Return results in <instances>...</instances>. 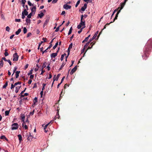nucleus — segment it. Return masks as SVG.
Instances as JSON below:
<instances>
[{"mask_svg": "<svg viewBox=\"0 0 152 152\" xmlns=\"http://www.w3.org/2000/svg\"><path fill=\"white\" fill-rule=\"evenodd\" d=\"M33 13L31 12L29 15H27V18H31L32 15V14Z\"/></svg>", "mask_w": 152, "mask_h": 152, "instance_id": "obj_35", "label": "nucleus"}, {"mask_svg": "<svg viewBox=\"0 0 152 152\" xmlns=\"http://www.w3.org/2000/svg\"><path fill=\"white\" fill-rule=\"evenodd\" d=\"M18 137L19 142H20L22 140V136L21 134H19L18 135Z\"/></svg>", "mask_w": 152, "mask_h": 152, "instance_id": "obj_19", "label": "nucleus"}, {"mask_svg": "<svg viewBox=\"0 0 152 152\" xmlns=\"http://www.w3.org/2000/svg\"><path fill=\"white\" fill-rule=\"evenodd\" d=\"M72 27H71L70 28V29L69 30V32L68 33V35H69L70 34H71L72 32Z\"/></svg>", "mask_w": 152, "mask_h": 152, "instance_id": "obj_28", "label": "nucleus"}, {"mask_svg": "<svg viewBox=\"0 0 152 152\" xmlns=\"http://www.w3.org/2000/svg\"><path fill=\"white\" fill-rule=\"evenodd\" d=\"M17 69V67H14V69L13 70L14 73H15L16 72V71Z\"/></svg>", "mask_w": 152, "mask_h": 152, "instance_id": "obj_58", "label": "nucleus"}, {"mask_svg": "<svg viewBox=\"0 0 152 152\" xmlns=\"http://www.w3.org/2000/svg\"><path fill=\"white\" fill-rule=\"evenodd\" d=\"M46 62H44L43 63V65L42 66V69H43L44 68H45L46 67Z\"/></svg>", "mask_w": 152, "mask_h": 152, "instance_id": "obj_24", "label": "nucleus"}, {"mask_svg": "<svg viewBox=\"0 0 152 152\" xmlns=\"http://www.w3.org/2000/svg\"><path fill=\"white\" fill-rule=\"evenodd\" d=\"M33 138V137L32 136H29L28 137L27 139L28 140H31Z\"/></svg>", "mask_w": 152, "mask_h": 152, "instance_id": "obj_38", "label": "nucleus"}, {"mask_svg": "<svg viewBox=\"0 0 152 152\" xmlns=\"http://www.w3.org/2000/svg\"><path fill=\"white\" fill-rule=\"evenodd\" d=\"M21 97H23L25 96H27L28 95V94L27 93H25L24 94V95H23L22 94H21Z\"/></svg>", "mask_w": 152, "mask_h": 152, "instance_id": "obj_29", "label": "nucleus"}, {"mask_svg": "<svg viewBox=\"0 0 152 152\" xmlns=\"http://www.w3.org/2000/svg\"><path fill=\"white\" fill-rule=\"evenodd\" d=\"M4 65V63L2 60H1L0 61V68L2 67Z\"/></svg>", "mask_w": 152, "mask_h": 152, "instance_id": "obj_21", "label": "nucleus"}, {"mask_svg": "<svg viewBox=\"0 0 152 152\" xmlns=\"http://www.w3.org/2000/svg\"><path fill=\"white\" fill-rule=\"evenodd\" d=\"M7 49H5V52L4 53V55L5 56H8L9 55V53H8L7 52Z\"/></svg>", "mask_w": 152, "mask_h": 152, "instance_id": "obj_26", "label": "nucleus"}, {"mask_svg": "<svg viewBox=\"0 0 152 152\" xmlns=\"http://www.w3.org/2000/svg\"><path fill=\"white\" fill-rule=\"evenodd\" d=\"M32 82V80L31 79H30L28 80V84H31Z\"/></svg>", "mask_w": 152, "mask_h": 152, "instance_id": "obj_64", "label": "nucleus"}, {"mask_svg": "<svg viewBox=\"0 0 152 152\" xmlns=\"http://www.w3.org/2000/svg\"><path fill=\"white\" fill-rule=\"evenodd\" d=\"M50 65V64H49L47 67L48 70V71H49L50 70V67L49 66Z\"/></svg>", "mask_w": 152, "mask_h": 152, "instance_id": "obj_61", "label": "nucleus"}, {"mask_svg": "<svg viewBox=\"0 0 152 152\" xmlns=\"http://www.w3.org/2000/svg\"><path fill=\"white\" fill-rule=\"evenodd\" d=\"M63 7L66 10H68L71 8V6L70 5H68L67 4H65L63 6Z\"/></svg>", "mask_w": 152, "mask_h": 152, "instance_id": "obj_6", "label": "nucleus"}, {"mask_svg": "<svg viewBox=\"0 0 152 152\" xmlns=\"http://www.w3.org/2000/svg\"><path fill=\"white\" fill-rule=\"evenodd\" d=\"M65 64H64L63 63L62 64V65H61L60 68L59 69V70H61L62 69L63 67L64 66Z\"/></svg>", "mask_w": 152, "mask_h": 152, "instance_id": "obj_42", "label": "nucleus"}, {"mask_svg": "<svg viewBox=\"0 0 152 152\" xmlns=\"http://www.w3.org/2000/svg\"><path fill=\"white\" fill-rule=\"evenodd\" d=\"M87 4H86V3L84 4V6L81 7V10L83 11H84L87 8Z\"/></svg>", "mask_w": 152, "mask_h": 152, "instance_id": "obj_10", "label": "nucleus"}, {"mask_svg": "<svg viewBox=\"0 0 152 152\" xmlns=\"http://www.w3.org/2000/svg\"><path fill=\"white\" fill-rule=\"evenodd\" d=\"M25 116L23 115V116H21V118L23 123L22 124L23 126H24V124H25Z\"/></svg>", "mask_w": 152, "mask_h": 152, "instance_id": "obj_12", "label": "nucleus"}, {"mask_svg": "<svg viewBox=\"0 0 152 152\" xmlns=\"http://www.w3.org/2000/svg\"><path fill=\"white\" fill-rule=\"evenodd\" d=\"M1 60L3 61V60H4L5 61H7L8 60L6 59L5 57H2L1 58Z\"/></svg>", "mask_w": 152, "mask_h": 152, "instance_id": "obj_52", "label": "nucleus"}, {"mask_svg": "<svg viewBox=\"0 0 152 152\" xmlns=\"http://www.w3.org/2000/svg\"><path fill=\"white\" fill-rule=\"evenodd\" d=\"M120 10H118V11L117 12V13L116 15H115V17L114 19V20H113V21H111V22L110 23H113V22L115 20H116V19H117V18L118 17V14H119V13L120 12Z\"/></svg>", "mask_w": 152, "mask_h": 152, "instance_id": "obj_7", "label": "nucleus"}, {"mask_svg": "<svg viewBox=\"0 0 152 152\" xmlns=\"http://www.w3.org/2000/svg\"><path fill=\"white\" fill-rule=\"evenodd\" d=\"M23 31L24 34H26V33L27 31V30L26 28V27H24L23 28Z\"/></svg>", "mask_w": 152, "mask_h": 152, "instance_id": "obj_36", "label": "nucleus"}, {"mask_svg": "<svg viewBox=\"0 0 152 152\" xmlns=\"http://www.w3.org/2000/svg\"><path fill=\"white\" fill-rule=\"evenodd\" d=\"M60 26H59L57 28H56V30H55V31L56 32H58V31H59V27Z\"/></svg>", "mask_w": 152, "mask_h": 152, "instance_id": "obj_57", "label": "nucleus"}, {"mask_svg": "<svg viewBox=\"0 0 152 152\" xmlns=\"http://www.w3.org/2000/svg\"><path fill=\"white\" fill-rule=\"evenodd\" d=\"M82 26L79 24L77 25V28L78 29H80L81 28V27Z\"/></svg>", "mask_w": 152, "mask_h": 152, "instance_id": "obj_44", "label": "nucleus"}, {"mask_svg": "<svg viewBox=\"0 0 152 152\" xmlns=\"http://www.w3.org/2000/svg\"><path fill=\"white\" fill-rule=\"evenodd\" d=\"M20 86L16 87H15L16 90L15 91L16 93H17L18 92V91H19V90L20 89Z\"/></svg>", "mask_w": 152, "mask_h": 152, "instance_id": "obj_20", "label": "nucleus"}, {"mask_svg": "<svg viewBox=\"0 0 152 152\" xmlns=\"http://www.w3.org/2000/svg\"><path fill=\"white\" fill-rule=\"evenodd\" d=\"M28 64H27L24 67V69L26 70V69H27L28 67Z\"/></svg>", "mask_w": 152, "mask_h": 152, "instance_id": "obj_55", "label": "nucleus"}, {"mask_svg": "<svg viewBox=\"0 0 152 152\" xmlns=\"http://www.w3.org/2000/svg\"><path fill=\"white\" fill-rule=\"evenodd\" d=\"M83 28H81L80 29V30H79V31H78V33L79 34H80V33H81V32L82 31V30H83Z\"/></svg>", "mask_w": 152, "mask_h": 152, "instance_id": "obj_45", "label": "nucleus"}, {"mask_svg": "<svg viewBox=\"0 0 152 152\" xmlns=\"http://www.w3.org/2000/svg\"><path fill=\"white\" fill-rule=\"evenodd\" d=\"M6 137L4 135L1 136L0 137V139H5L6 138Z\"/></svg>", "mask_w": 152, "mask_h": 152, "instance_id": "obj_47", "label": "nucleus"}, {"mask_svg": "<svg viewBox=\"0 0 152 152\" xmlns=\"http://www.w3.org/2000/svg\"><path fill=\"white\" fill-rule=\"evenodd\" d=\"M15 77L18 78L19 76V74L20 73V71H17L15 72Z\"/></svg>", "mask_w": 152, "mask_h": 152, "instance_id": "obj_15", "label": "nucleus"}, {"mask_svg": "<svg viewBox=\"0 0 152 152\" xmlns=\"http://www.w3.org/2000/svg\"><path fill=\"white\" fill-rule=\"evenodd\" d=\"M26 22L27 23H30L31 20H30V19H28V18H26Z\"/></svg>", "mask_w": 152, "mask_h": 152, "instance_id": "obj_32", "label": "nucleus"}, {"mask_svg": "<svg viewBox=\"0 0 152 152\" xmlns=\"http://www.w3.org/2000/svg\"><path fill=\"white\" fill-rule=\"evenodd\" d=\"M8 82L7 81L5 84L3 86L2 88H6L8 85Z\"/></svg>", "mask_w": 152, "mask_h": 152, "instance_id": "obj_25", "label": "nucleus"}, {"mask_svg": "<svg viewBox=\"0 0 152 152\" xmlns=\"http://www.w3.org/2000/svg\"><path fill=\"white\" fill-rule=\"evenodd\" d=\"M77 66L76 65L72 69L70 73V74L71 75H72L76 71L77 69Z\"/></svg>", "mask_w": 152, "mask_h": 152, "instance_id": "obj_4", "label": "nucleus"}, {"mask_svg": "<svg viewBox=\"0 0 152 152\" xmlns=\"http://www.w3.org/2000/svg\"><path fill=\"white\" fill-rule=\"evenodd\" d=\"M91 42V41H90V40H89V41L88 42H87L85 45H86V46L88 47V46L89 45Z\"/></svg>", "mask_w": 152, "mask_h": 152, "instance_id": "obj_50", "label": "nucleus"}, {"mask_svg": "<svg viewBox=\"0 0 152 152\" xmlns=\"http://www.w3.org/2000/svg\"><path fill=\"white\" fill-rule=\"evenodd\" d=\"M26 2V0H21V2L23 4H25Z\"/></svg>", "mask_w": 152, "mask_h": 152, "instance_id": "obj_49", "label": "nucleus"}, {"mask_svg": "<svg viewBox=\"0 0 152 152\" xmlns=\"http://www.w3.org/2000/svg\"><path fill=\"white\" fill-rule=\"evenodd\" d=\"M56 75H54L53 78V82H54V81L55 80L57 81L58 80V78L56 77Z\"/></svg>", "mask_w": 152, "mask_h": 152, "instance_id": "obj_27", "label": "nucleus"}, {"mask_svg": "<svg viewBox=\"0 0 152 152\" xmlns=\"http://www.w3.org/2000/svg\"><path fill=\"white\" fill-rule=\"evenodd\" d=\"M59 109H60L58 107L57 110V113L56 115L55 116V117H54V120H56V118H58V119L59 118L60 116H59Z\"/></svg>", "mask_w": 152, "mask_h": 152, "instance_id": "obj_3", "label": "nucleus"}, {"mask_svg": "<svg viewBox=\"0 0 152 152\" xmlns=\"http://www.w3.org/2000/svg\"><path fill=\"white\" fill-rule=\"evenodd\" d=\"M120 7H118L117 8L115 9V10H114L113 13L114 14L116 11H117L118 10L120 9Z\"/></svg>", "mask_w": 152, "mask_h": 152, "instance_id": "obj_34", "label": "nucleus"}, {"mask_svg": "<svg viewBox=\"0 0 152 152\" xmlns=\"http://www.w3.org/2000/svg\"><path fill=\"white\" fill-rule=\"evenodd\" d=\"M37 87V84L36 83H35L34 85V86L33 87V88H36Z\"/></svg>", "mask_w": 152, "mask_h": 152, "instance_id": "obj_60", "label": "nucleus"}, {"mask_svg": "<svg viewBox=\"0 0 152 152\" xmlns=\"http://www.w3.org/2000/svg\"><path fill=\"white\" fill-rule=\"evenodd\" d=\"M22 14H23L24 15L26 16L28 15V12L27 11L26 9H25L23 11Z\"/></svg>", "mask_w": 152, "mask_h": 152, "instance_id": "obj_11", "label": "nucleus"}, {"mask_svg": "<svg viewBox=\"0 0 152 152\" xmlns=\"http://www.w3.org/2000/svg\"><path fill=\"white\" fill-rule=\"evenodd\" d=\"M10 30V28L9 26H7L6 27V31H7L8 32H9Z\"/></svg>", "mask_w": 152, "mask_h": 152, "instance_id": "obj_37", "label": "nucleus"}, {"mask_svg": "<svg viewBox=\"0 0 152 152\" xmlns=\"http://www.w3.org/2000/svg\"><path fill=\"white\" fill-rule=\"evenodd\" d=\"M80 2V0H79L77 1L76 5H75V7H77V6L79 4Z\"/></svg>", "mask_w": 152, "mask_h": 152, "instance_id": "obj_40", "label": "nucleus"}, {"mask_svg": "<svg viewBox=\"0 0 152 152\" xmlns=\"http://www.w3.org/2000/svg\"><path fill=\"white\" fill-rule=\"evenodd\" d=\"M15 21L16 22H20V19H15Z\"/></svg>", "mask_w": 152, "mask_h": 152, "instance_id": "obj_56", "label": "nucleus"}, {"mask_svg": "<svg viewBox=\"0 0 152 152\" xmlns=\"http://www.w3.org/2000/svg\"><path fill=\"white\" fill-rule=\"evenodd\" d=\"M10 110H6L5 111V115L6 116L8 115H9Z\"/></svg>", "mask_w": 152, "mask_h": 152, "instance_id": "obj_31", "label": "nucleus"}, {"mask_svg": "<svg viewBox=\"0 0 152 152\" xmlns=\"http://www.w3.org/2000/svg\"><path fill=\"white\" fill-rule=\"evenodd\" d=\"M19 127V125L17 123H14L12 125L11 129L12 130H16Z\"/></svg>", "mask_w": 152, "mask_h": 152, "instance_id": "obj_1", "label": "nucleus"}, {"mask_svg": "<svg viewBox=\"0 0 152 152\" xmlns=\"http://www.w3.org/2000/svg\"><path fill=\"white\" fill-rule=\"evenodd\" d=\"M125 4L123 2L121 3H120L121 7L120 8V9L118 10H120V12H121V10H122L123 8V7H124Z\"/></svg>", "mask_w": 152, "mask_h": 152, "instance_id": "obj_13", "label": "nucleus"}, {"mask_svg": "<svg viewBox=\"0 0 152 152\" xmlns=\"http://www.w3.org/2000/svg\"><path fill=\"white\" fill-rule=\"evenodd\" d=\"M87 47V46H86V45H85L84 46V48H83V50H82V53L84 52V51L85 49Z\"/></svg>", "mask_w": 152, "mask_h": 152, "instance_id": "obj_43", "label": "nucleus"}, {"mask_svg": "<svg viewBox=\"0 0 152 152\" xmlns=\"http://www.w3.org/2000/svg\"><path fill=\"white\" fill-rule=\"evenodd\" d=\"M79 24L82 26H83L82 28H84L86 27L85 21V20H83V21L80 20V22Z\"/></svg>", "mask_w": 152, "mask_h": 152, "instance_id": "obj_5", "label": "nucleus"}, {"mask_svg": "<svg viewBox=\"0 0 152 152\" xmlns=\"http://www.w3.org/2000/svg\"><path fill=\"white\" fill-rule=\"evenodd\" d=\"M21 31V30L20 28L17 31H16L15 32V34L16 35H18L19 34V33Z\"/></svg>", "mask_w": 152, "mask_h": 152, "instance_id": "obj_22", "label": "nucleus"}, {"mask_svg": "<svg viewBox=\"0 0 152 152\" xmlns=\"http://www.w3.org/2000/svg\"><path fill=\"white\" fill-rule=\"evenodd\" d=\"M23 127L24 128V129H28V127L26 125H25V126H23Z\"/></svg>", "mask_w": 152, "mask_h": 152, "instance_id": "obj_63", "label": "nucleus"}, {"mask_svg": "<svg viewBox=\"0 0 152 152\" xmlns=\"http://www.w3.org/2000/svg\"><path fill=\"white\" fill-rule=\"evenodd\" d=\"M50 18L49 17L47 18L44 23V25H46L49 21Z\"/></svg>", "mask_w": 152, "mask_h": 152, "instance_id": "obj_18", "label": "nucleus"}, {"mask_svg": "<svg viewBox=\"0 0 152 152\" xmlns=\"http://www.w3.org/2000/svg\"><path fill=\"white\" fill-rule=\"evenodd\" d=\"M57 56V53H53L50 55L51 57L55 58Z\"/></svg>", "mask_w": 152, "mask_h": 152, "instance_id": "obj_14", "label": "nucleus"}, {"mask_svg": "<svg viewBox=\"0 0 152 152\" xmlns=\"http://www.w3.org/2000/svg\"><path fill=\"white\" fill-rule=\"evenodd\" d=\"M42 40L44 41V42H46L47 41V39L46 38H42Z\"/></svg>", "mask_w": 152, "mask_h": 152, "instance_id": "obj_59", "label": "nucleus"}, {"mask_svg": "<svg viewBox=\"0 0 152 152\" xmlns=\"http://www.w3.org/2000/svg\"><path fill=\"white\" fill-rule=\"evenodd\" d=\"M58 45V42H57L55 44V45L53 47V49H55Z\"/></svg>", "mask_w": 152, "mask_h": 152, "instance_id": "obj_30", "label": "nucleus"}, {"mask_svg": "<svg viewBox=\"0 0 152 152\" xmlns=\"http://www.w3.org/2000/svg\"><path fill=\"white\" fill-rule=\"evenodd\" d=\"M110 23H107V24H106V25L104 26V28L99 33V34L98 35V37H99V36H100V34H101V32H102V30H103V29H105V28H106V26H108V25H109V24H110Z\"/></svg>", "mask_w": 152, "mask_h": 152, "instance_id": "obj_16", "label": "nucleus"}, {"mask_svg": "<svg viewBox=\"0 0 152 152\" xmlns=\"http://www.w3.org/2000/svg\"><path fill=\"white\" fill-rule=\"evenodd\" d=\"M21 83L19 81L18 82L15 83L14 84L15 85V86H16L18 84L20 85L21 84Z\"/></svg>", "mask_w": 152, "mask_h": 152, "instance_id": "obj_41", "label": "nucleus"}, {"mask_svg": "<svg viewBox=\"0 0 152 152\" xmlns=\"http://www.w3.org/2000/svg\"><path fill=\"white\" fill-rule=\"evenodd\" d=\"M36 6H34L31 9V13L34 14L36 11Z\"/></svg>", "mask_w": 152, "mask_h": 152, "instance_id": "obj_8", "label": "nucleus"}, {"mask_svg": "<svg viewBox=\"0 0 152 152\" xmlns=\"http://www.w3.org/2000/svg\"><path fill=\"white\" fill-rule=\"evenodd\" d=\"M148 56L147 54H146V53H145V56H143L142 57L143 58V59H145L146 60L148 57Z\"/></svg>", "mask_w": 152, "mask_h": 152, "instance_id": "obj_23", "label": "nucleus"}, {"mask_svg": "<svg viewBox=\"0 0 152 152\" xmlns=\"http://www.w3.org/2000/svg\"><path fill=\"white\" fill-rule=\"evenodd\" d=\"M31 33L29 32L28 33L27 35V37H29V36H31Z\"/></svg>", "mask_w": 152, "mask_h": 152, "instance_id": "obj_48", "label": "nucleus"}, {"mask_svg": "<svg viewBox=\"0 0 152 152\" xmlns=\"http://www.w3.org/2000/svg\"><path fill=\"white\" fill-rule=\"evenodd\" d=\"M28 4L30 6H34L33 4H32L30 1H28Z\"/></svg>", "mask_w": 152, "mask_h": 152, "instance_id": "obj_39", "label": "nucleus"}, {"mask_svg": "<svg viewBox=\"0 0 152 152\" xmlns=\"http://www.w3.org/2000/svg\"><path fill=\"white\" fill-rule=\"evenodd\" d=\"M44 14L43 12H41L40 14H38L37 18L39 17L40 18H41L44 16Z\"/></svg>", "mask_w": 152, "mask_h": 152, "instance_id": "obj_17", "label": "nucleus"}, {"mask_svg": "<svg viewBox=\"0 0 152 152\" xmlns=\"http://www.w3.org/2000/svg\"><path fill=\"white\" fill-rule=\"evenodd\" d=\"M91 42V41H90V40H89V41L88 42H87L85 45H86V46L88 47V46L89 45Z\"/></svg>", "mask_w": 152, "mask_h": 152, "instance_id": "obj_51", "label": "nucleus"}, {"mask_svg": "<svg viewBox=\"0 0 152 152\" xmlns=\"http://www.w3.org/2000/svg\"><path fill=\"white\" fill-rule=\"evenodd\" d=\"M98 31H97L95 34L93 36V37L90 39V41H92L93 39H94L97 36V35L98 34Z\"/></svg>", "mask_w": 152, "mask_h": 152, "instance_id": "obj_9", "label": "nucleus"}, {"mask_svg": "<svg viewBox=\"0 0 152 152\" xmlns=\"http://www.w3.org/2000/svg\"><path fill=\"white\" fill-rule=\"evenodd\" d=\"M15 86V85L14 84V85L13 84H12L11 85V89H12Z\"/></svg>", "mask_w": 152, "mask_h": 152, "instance_id": "obj_46", "label": "nucleus"}, {"mask_svg": "<svg viewBox=\"0 0 152 152\" xmlns=\"http://www.w3.org/2000/svg\"><path fill=\"white\" fill-rule=\"evenodd\" d=\"M95 42H92L91 43L90 45H91V46L92 47L95 44Z\"/></svg>", "mask_w": 152, "mask_h": 152, "instance_id": "obj_54", "label": "nucleus"}, {"mask_svg": "<svg viewBox=\"0 0 152 152\" xmlns=\"http://www.w3.org/2000/svg\"><path fill=\"white\" fill-rule=\"evenodd\" d=\"M72 45H73V44H72V43H71L69 45V47H68V49H71L72 48Z\"/></svg>", "mask_w": 152, "mask_h": 152, "instance_id": "obj_33", "label": "nucleus"}, {"mask_svg": "<svg viewBox=\"0 0 152 152\" xmlns=\"http://www.w3.org/2000/svg\"><path fill=\"white\" fill-rule=\"evenodd\" d=\"M13 61H17L18 60V54L17 53H15L13 55Z\"/></svg>", "mask_w": 152, "mask_h": 152, "instance_id": "obj_2", "label": "nucleus"}, {"mask_svg": "<svg viewBox=\"0 0 152 152\" xmlns=\"http://www.w3.org/2000/svg\"><path fill=\"white\" fill-rule=\"evenodd\" d=\"M33 102H37V98L36 97L34 98Z\"/></svg>", "mask_w": 152, "mask_h": 152, "instance_id": "obj_53", "label": "nucleus"}, {"mask_svg": "<svg viewBox=\"0 0 152 152\" xmlns=\"http://www.w3.org/2000/svg\"><path fill=\"white\" fill-rule=\"evenodd\" d=\"M33 71V69H31V70L30 71V72L28 74V75H29L32 74V71Z\"/></svg>", "mask_w": 152, "mask_h": 152, "instance_id": "obj_62", "label": "nucleus"}]
</instances>
